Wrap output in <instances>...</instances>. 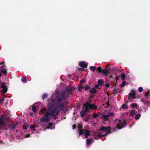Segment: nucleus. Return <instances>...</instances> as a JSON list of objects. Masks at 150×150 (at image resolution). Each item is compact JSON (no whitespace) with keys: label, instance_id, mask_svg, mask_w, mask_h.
Here are the masks:
<instances>
[{"label":"nucleus","instance_id":"f257e3e1","mask_svg":"<svg viewBox=\"0 0 150 150\" xmlns=\"http://www.w3.org/2000/svg\"><path fill=\"white\" fill-rule=\"evenodd\" d=\"M71 88H66L65 91L61 92L55 98L54 100V107H57V109L60 111H63L64 108V105L62 103L59 104L62 100L64 101L67 100L70 94L71 93Z\"/></svg>","mask_w":150,"mask_h":150},{"label":"nucleus","instance_id":"f03ea898","mask_svg":"<svg viewBox=\"0 0 150 150\" xmlns=\"http://www.w3.org/2000/svg\"><path fill=\"white\" fill-rule=\"evenodd\" d=\"M83 107L87 109L88 110H96L97 109V106L93 104H91L88 102L86 101L83 104Z\"/></svg>","mask_w":150,"mask_h":150},{"label":"nucleus","instance_id":"7ed1b4c3","mask_svg":"<svg viewBox=\"0 0 150 150\" xmlns=\"http://www.w3.org/2000/svg\"><path fill=\"white\" fill-rule=\"evenodd\" d=\"M47 110L49 112H47L44 115L46 118H49L48 117L50 115L52 117H53L54 116V112H55L54 109H52L50 107V102H49V106L47 108Z\"/></svg>","mask_w":150,"mask_h":150},{"label":"nucleus","instance_id":"20e7f679","mask_svg":"<svg viewBox=\"0 0 150 150\" xmlns=\"http://www.w3.org/2000/svg\"><path fill=\"white\" fill-rule=\"evenodd\" d=\"M111 127L110 126H108L105 127V126H101L99 129L98 130H100L101 132H105L106 133V134H108L107 135L111 133L110 131Z\"/></svg>","mask_w":150,"mask_h":150},{"label":"nucleus","instance_id":"39448f33","mask_svg":"<svg viewBox=\"0 0 150 150\" xmlns=\"http://www.w3.org/2000/svg\"><path fill=\"white\" fill-rule=\"evenodd\" d=\"M136 93L135 91L132 90L131 92L129 94V97L128 99V101L127 102V103L128 101H132L133 99L135 98V96Z\"/></svg>","mask_w":150,"mask_h":150},{"label":"nucleus","instance_id":"423d86ee","mask_svg":"<svg viewBox=\"0 0 150 150\" xmlns=\"http://www.w3.org/2000/svg\"><path fill=\"white\" fill-rule=\"evenodd\" d=\"M50 107H51V108L52 109H54L55 110V112H54V115H55V113L56 112L55 115H57L59 114V112L60 111L58 109H57V107H54V99H52L51 101L50 102Z\"/></svg>","mask_w":150,"mask_h":150},{"label":"nucleus","instance_id":"0eeeda50","mask_svg":"<svg viewBox=\"0 0 150 150\" xmlns=\"http://www.w3.org/2000/svg\"><path fill=\"white\" fill-rule=\"evenodd\" d=\"M101 133L99 132H96L94 134V138L95 139L98 140L100 139L102 137H104L107 135V134L100 135Z\"/></svg>","mask_w":150,"mask_h":150},{"label":"nucleus","instance_id":"6e6552de","mask_svg":"<svg viewBox=\"0 0 150 150\" xmlns=\"http://www.w3.org/2000/svg\"><path fill=\"white\" fill-rule=\"evenodd\" d=\"M127 123L125 120H124V122L122 125H120L121 123L118 124L116 128L119 129H121L122 128L125 127L126 126Z\"/></svg>","mask_w":150,"mask_h":150},{"label":"nucleus","instance_id":"1a4fd4ad","mask_svg":"<svg viewBox=\"0 0 150 150\" xmlns=\"http://www.w3.org/2000/svg\"><path fill=\"white\" fill-rule=\"evenodd\" d=\"M84 110L81 111L80 112V115L81 117L84 116L86 115V113L87 112H89L90 111L86 108H84Z\"/></svg>","mask_w":150,"mask_h":150},{"label":"nucleus","instance_id":"9d476101","mask_svg":"<svg viewBox=\"0 0 150 150\" xmlns=\"http://www.w3.org/2000/svg\"><path fill=\"white\" fill-rule=\"evenodd\" d=\"M79 66L83 68H86L87 67V64L84 61H82L79 63Z\"/></svg>","mask_w":150,"mask_h":150},{"label":"nucleus","instance_id":"9b49d317","mask_svg":"<svg viewBox=\"0 0 150 150\" xmlns=\"http://www.w3.org/2000/svg\"><path fill=\"white\" fill-rule=\"evenodd\" d=\"M5 125V119L4 117H0V126H4Z\"/></svg>","mask_w":150,"mask_h":150},{"label":"nucleus","instance_id":"f8f14e48","mask_svg":"<svg viewBox=\"0 0 150 150\" xmlns=\"http://www.w3.org/2000/svg\"><path fill=\"white\" fill-rule=\"evenodd\" d=\"M90 135V133L89 130L86 129L85 131L84 135L85 138H87Z\"/></svg>","mask_w":150,"mask_h":150},{"label":"nucleus","instance_id":"ddd939ff","mask_svg":"<svg viewBox=\"0 0 150 150\" xmlns=\"http://www.w3.org/2000/svg\"><path fill=\"white\" fill-rule=\"evenodd\" d=\"M50 118H47L46 117H43L42 118H41L40 119V121L41 122H48Z\"/></svg>","mask_w":150,"mask_h":150},{"label":"nucleus","instance_id":"4468645a","mask_svg":"<svg viewBox=\"0 0 150 150\" xmlns=\"http://www.w3.org/2000/svg\"><path fill=\"white\" fill-rule=\"evenodd\" d=\"M102 72L105 76H107L109 73V71L108 70L103 69Z\"/></svg>","mask_w":150,"mask_h":150},{"label":"nucleus","instance_id":"2eb2a0df","mask_svg":"<svg viewBox=\"0 0 150 150\" xmlns=\"http://www.w3.org/2000/svg\"><path fill=\"white\" fill-rule=\"evenodd\" d=\"M109 115H102V118L105 121H107L108 120V118H109Z\"/></svg>","mask_w":150,"mask_h":150},{"label":"nucleus","instance_id":"dca6fc26","mask_svg":"<svg viewBox=\"0 0 150 150\" xmlns=\"http://www.w3.org/2000/svg\"><path fill=\"white\" fill-rule=\"evenodd\" d=\"M86 129H79L78 133L79 135H81L84 134Z\"/></svg>","mask_w":150,"mask_h":150},{"label":"nucleus","instance_id":"f3484780","mask_svg":"<svg viewBox=\"0 0 150 150\" xmlns=\"http://www.w3.org/2000/svg\"><path fill=\"white\" fill-rule=\"evenodd\" d=\"M29 127V125L27 123H25L24 125H23V129L25 130L27 129Z\"/></svg>","mask_w":150,"mask_h":150},{"label":"nucleus","instance_id":"a211bd4d","mask_svg":"<svg viewBox=\"0 0 150 150\" xmlns=\"http://www.w3.org/2000/svg\"><path fill=\"white\" fill-rule=\"evenodd\" d=\"M104 83V81H103L101 79H99L98 81V84L99 86L102 85Z\"/></svg>","mask_w":150,"mask_h":150},{"label":"nucleus","instance_id":"6ab92c4d","mask_svg":"<svg viewBox=\"0 0 150 150\" xmlns=\"http://www.w3.org/2000/svg\"><path fill=\"white\" fill-rule=\"evenodd\" d=\"M92 140L91 139H86V144L87 145H89L91 144Z\"/></svg>","mask_w":150,"mask_h":150},{"label":"nucleus","instance_id":"aec40b11","mask_svg":"<svg viewBox=\"0 0 150 150\" xmlns=\"http://www.w3.org/2000/svg\"><path fill=\"white\" fill-rule=\"evenodd\" d=\"M121 76V79L123 80H125L126 78L125 74L124 73H122Z\"/></svg>","mask_w":150,"mask_h":150},{"label":"nucleus","instance_id":"412c9836","mask_svg":"<svg viewBox=\"0 0 150 150\" xmlns=\"http://www.w3.org/2000/svg\"><path fill=\"white\" fill-rule=\"evenodd\" d=\"M96 90L95 88H92L90 90V93H95L96 92Z\"/></svg>","mask_w":150,"mask_h":150},{"label":"nucleus","instance_id":"4be33fe9","mask_svg":"<svg viewBox=\"0 0 150 150\" xmlns=\"http://www.w3.org/2000/svg\"><path fill=\"white\" fill-rule=\"evenodd\" d=\"M47 111L46 109L45 108H43L40 110V112L42 113V114H43L45 112Z\"/></svg>","mask_w":150,"mask_h":150},{"label":"nucleus","instance_id":"5701e85b","mask_svg":"<svg viewBox=\"0 0 150 150\" xmlns=\"http://www.w3.org/2000/svg\"><path fill=\"white\" fill-rule=\"evenodd\" d=\"M32 110L34 112L36 113L37 112V110L36 109V107L34 105H33L32 106Z\"/></svg>","mask_w":150,"mask_h":150},{"label":"nucleus","instance_id":"b1692460","mask_svg":"<svg viewBox=\"0 0 150 150\" xmlns=\"http://www.w3.org/2000/svg\"><path fill=\"white\" fill-rule=\"evenodd\" d=\"M141 116V115L140 114H137L136 116L135 117V119L136 120H139V118H140V117Z\"/></svg>","mask_w":150,"mask_h":150},{"label":"nucleus","instance_id":"393cba45","mask_svg":"<svg viewBox=\"0 0 150 150\" xmlns=\"http://www.w3.org/2000/svg\"><path fill=\"white\" fill-rule=\"evenodd\" d=\"M97 71H98L99 73H101L102 72V69L100 67H98L97 68H96Z\"/></svg>","mask_w":150,"mask_h":150},{"label":"nucleus","instance_id":"a878e982","mask_svg":"<svg viewBox=\"0 0 150 150\" xmlns=\"http://www.w3.org/2000/svg\"><path fill=\"white\" fill-rule=\"evenodd\" d=\"M3 89L2 90V91L3 93H6L7 91V87L2 88Z\"/></svg>","mask_w":150,"mask_h":150},{"label":"nucleus","instance_id":"bb28decb","mask_svg":"<svg viewBox=\"0 0 150 150\" xmlns=\"http://www.w3.org/2000/svg\"><path fill=\"white\" fill-rule=\"evenodd\" d=\"M86 82V80L85 79H82L81 80L80 82V85H82L83 83Z\"/></svg>","mask_w":150,"mask_h":150},{"label":"nucleus","instance_id":"cd10ccee","mask_svg":"<svg viewBox=\"0 0 150 150\" xmlns=\"http://www.w3.org/2000/svg\"><path fill=\"white\" fill-rule=\"evenodd\" d=\"M137 103H132L131 106L133 108H135L137 106Z\"/></svg>","mask_w":150,"mask_h":150},{"label":"nucleus","instance_id":"c85d7f7f","mask_svg":"<svg viewBox=\"0 0 150 150\" xmlns=\"http://www.w3.org/2000/svg\"><path fill=\"white\" fill-rule=\"evenodd\" d=\"M53 125V123L51 122L49 123L48 125L49 126L47 127V128L48 129H49L51 128L52 126Z\"/></svg>","mask_w":150,"mask_h":150},{"label":"nucleus","instance_id":"c756f323","mask_svg":"<svg viewBox=\"0 0 150 150\" xmlns=\"http://www.w3.org/2000/svg\"><path fill=\"white\" fill-rule=\"evenodd\" d=\"M90 69L92 70L93 71H95L96 69V68L95 66H92L90 67Z\"/></svg>","mask_w":150,"mask_h":150},{"label":"nucleus","instance_id":"7c9ffc66","mask_svg":"<svg viewBox=\"0 0 150 150\" xmlns=\"http://www.w3.org/2000/svg\"><path fill=\"white\" fill-rule=\"evenodd\" d=\"M122 108L124 109H127L128 105L127 104H124L122 105Z\"/></svg>","mask_w":150,"mask_h":150},{"label":"nucleus","instance_id":"2f4dec72","mask_svg":"<svg viewBox=\"0 0 150 150\" xmlns=\"http://www.w3.org/2000/svg\"><path fill=\"white\" fill-rule=\"evenodd\" d=\"M35 126L34 125H31L30 126V128L31 129H32L33 131H35Z\"/></svg>","mask_w":150,"mask_h":150},{"label":"nucleus","instance_id":"473e14b6","mask_svg":"<svg viewBox=\"0 0 150 150\" xmlns=\"http://www.w3.org/2000/svg\"><path fill=\"white\" fill-rule=\"evenodd\" d=\"M126 83V81H123L122 83L120 85V86L122 88L124 87V86L125 85Z\"/></svg>","mask_w":150,"mask_h":150},{"label":"nucleus","instance_id":"72a5a7b5","mask_svg":"<svg viewBox=\"0 0 150 150\" xmlns=\"http://www.w3.org/2000/svg\"><path fill=\"white\" fill-rule=\"evenodd\" d=\"M4 82H2L1 83V88H5V87H6V86L5 84H4Z\"/></svg>","mask_w":150,"mask_h":150},{"label":"nucleus","instance_id":"f704fd0d","mask_svg":"<svg viewBox=\"0 0 150 150\" xmlns=\"http://www.w3.org/2000/svg\"><path fill=\"white\" fill-rule=\"evenodd\" d=\"M91 88L90 86H86L85 87V90L86 91L88 90Z\"/></svg>","mask_w":150,"mask_h":150},{"label":"nucleus","instance_id":"c9c22d12","mask_svg":"<svg viewBox=\"0 0 150 150\" xmlns=\"http://www.w3.org/2000/svg\"><path fill=\"white\" fill-rule=\"evenodd\" d=\"M22 81L25 83L27 82L26 77H23L22 79Z\"/></svg>","mask_w":150,"mask_h":150},{"label":"nucleus","instance_id":"e433bc0d","mask_svg":"<svg viewBox=\"0 0 150 150\" xmlns=\"http://www.w3.org/2000/svg\"><path fill=\"white\" fill-rule=\"evenodd\" d=\"M16 127V126L15 125L12 124L11 125V128L12 130H13L15 129Z\"/></svg>","mask_w":150,"mask_h":150},{"label":"nucleus","instance_id":"4c0bfd02","mask_svg":"<svg viewBox=\"0 0 150 150\" xmlns=\"http://www.w3.org/2000/svg\"><path fill=\"white\" fill-rule=\"evenodd\" d=\"M143 102H144V104L147 105H149V102L148 101H145L144 100H143Z\"/></svg>","mask_w":150,"mask_h":150},{"label":"nucleus","instance_id":"58836bf2","mask_svg":"<svg viewBox=\"0 0 150 150\" xmlns=\"http://www.w3.org/2000/svg\"><path fill=\"white\" fill-rule=\"evenodd\" d=\"M98 116V115L97 113L93 114L92 115V117L93 118H95Z\"/></svg>","mask_w":150,"mask_h":150},{"label":"nucleus","instance_id":"ea45409f","mask_svg":"<svg viewBox=\"0 0 150 150\" xmlns=\"http://www.w3.org/2000/svg\"><path fill=\"white\" fill-rule=\"evenodd\" d=\"M47 95L46 94H44L42 97V99L43 100H44V99L47 98Z\"/></svg>","mask_w":150,"mask_h":150},{"label":"nucleus","instance_id":"a19ab883","mask_svg":"<svg viewBox=\"0 0 150 150\" xmlns=\"http://www.w3.org/2000/svg\"><path fill=\"white\" fill-rule=\"evenodd\" d=\"M84 88V87L83 86H82V85H80L79 84V91H80L81 90H80V89H83Z\"/></svg>","mask_w":150,"mask_h":150},{"label":"nucleus","instance_id":"79ce46f5","mask_svg":"<svg viewBox=\"0 0 150 150\" xmlns=\"http://www.w3.org/2000/svg\"><path fill=\"white\" fill-rule=\"evenodd\" d=\"M1 72L4 75L6 74L7 71L6 69H3L1 70Z\"/></svg>","mask_w":150,"mask_h":150},{"label":"nucleus","instance_id":"37998d69","mask_svg":"<svg viewBox=\"0 0 150 150\" xmlns=\"http://www.w3.org/2000/svg\"><path fill=\"white\" fill-rule=\"evenodd\" d=\"M109 115V117L110 116L111 117H112L114 116V113L112 112H110L109 113V115Z\"/></svg>","mask_w":150,"mask_h":150},{"label":"nucleus","instance_id":"c03bdc74","mask_svg":"<svg viewBox=\"0 0 150 150\" xmlns=\"http://www.w3.org/2000/svg\"><path fill=\"white\" fill-rule=\"evenodd\" d=\"M135 113L134 112V110H132L131 111L130 113L129 114V115L130 116V115H133L135 114Z\"/></svg>","mask_w":150,"mask_h":150},{"label":"nucleus","instance_id":"a18cd8bd","mask_svg":"<svg viewBox=\"0 0 150 150\" xmlns=\"http://www.w3.org/2000/svg\"><path fill=\"white\" fill-rule=\"evenodd\" d=\"M143 88L142 87H139V89H138V91L139 92H142L143 91Z\"/></svg>","mask_w":150,"mask_h":150},{"label":"nucleus","instance_id":"49530a36","mask_svg":"<svg viewBox=\"0 0 150 150\" xmlns=\"http://www.w3.org/2000/svg\"><path fill=\"white\" fill-rule=\"evenodd\" d=\"M149 91H148L147 92H146L145 94V96L146 97L148 98L149 96Z\"/></svg>","mask_w":150,"mask_h":150},{"label":"nucleus","instance_id":"de8ad7c7","mask_svg":"<svg viewBox=\"0 0 150 150\" xmlns=\"http://www.w3.org/2000/svg\"><path fill=\"white\" fill-rule=\"evenodd\" d=\"M78 70L79 71H84V69L81 68H78Z\"/></svg>","mask_w":150,"mask_h":150},{"label":"nucleus","instance_id":"09e8293b","mask_svg":"<svg viewBox=\"0 0 150 150\" xmlns=\"http://www.w3.org/2000/svg\"><path fill=\"white\" fill-rule=\"evenodd\" d=\"M113 91L114 92V93L115 95H116L117 94V93L118 92V90L116 89H114V90Z\"/></svg>","mask_w":150,"mask_h":150},{"label":"nucleus","instance_id":"8fccbe9b","mask_svg":"<svg viewBox=\"0 0 150 150\" xmlns=\"http://www.w3.org/2000/svg\"><path fill=\"white\" fill-rule=\"evenodd\" d=\"M105 86L107 88H109L110 86V85L109 83H107L105 84Z\"/></svg>","mask_w":150,"mask_h":150},{"label":"nucleus","instance_id":"3c124183","mask_svg":"<svg viewBox=\"0 0 150 150\" xmlns=\"http://www.w3.org/2000/svg\"><path fill=\"white\" fill-rule=\"evenodd\" d=\"M76 125H75V124H74V125H73V126H72L73 129H74L76 128Z\"/></svg>","mask_w":150,"mask_h":150},{"label":"nucleus","instance_id":"603ef678","mask_svg":"<svg viewBox=\"0 0 150 150\" xmlns=\"http://www.w3.org/2000/svg\"><path fill=\"white\" fill-rule=\"evenodd\" d=\"M99 86L98 85H98L96 84L95 86V88H96V89L98 88L99 87Z\"/></svg>","mask_w":150,"mask_h":150},{"label":"nucleus","instance_id":"864d4df0","mask_svg":"<svg viewBox=\"0 0 150 150\" xmlns=\"http://www.w3.org/2000/svg\"><path fill=\"white\" fill-rule=\"evenodd\" d=\"M57 115H54L53 116L54 117V120H56L57 118Z\"/></svg>","mask_w":150,"mask_h":150},{"label":"nucleus","instance_id":"5fc2aeb1","mask_svg":"<svg viewBox=\"0 0 150 150\" xmlns=\"http://www.w3.org/2000/svg\"><path fill=\"white\" fill-rule=\"evenodd\" d=\"M5 66L4 65H3L1 66V70H3V69H4L5 68Z\"/></svg>","mask_w":150,"mask_h":150},{"label":"nucleus","instance_id":"6e6d98bb","mask_svg":"<svg viewBox=\"0 0 150 150\" xmlns=\"http://www.w3.org/2000/svg\"><path fill=\"white\" fill-rule=\"evenodd\" d=\"M89 119V116L85 120V121H87Z\"/></svg>","mask_w":150,"mask_h":150},{"label":"nucleus","instance_id":"4d7b16f0","mask_svg":"<svg viewBox=\"0 0 150 150\" xmlns=\"http://www.w3.org/2000/svg\"><path fill=\"white\" fill-rule=\"evenodd\" d=\"M119 77L118 76H117L115 78V79L117 80H118Z\"/></svg>","mask_w":150,"mask_h":150},{"label":"nucleus","instance_id":"13d9d810","mask_svg":"<svg viewBox=\"0 0 150 150\" xmlns=\"http://www.w3.org/2000/svg\"><path fill=\"white\" fill-rule=\"evenodd\" d=\"M30 134H28L27 135H26V137H30Z\"/></svg>","mask_w":150,"mask_h":150},{"label":"nucleus","instance_id":"bf43d9fd","mask_svg":"<svg viewBox=\"0 0 150 150\" xmlns=\"http://www.w3.org/2000/svg\"><path fill=\"white\" fill-rule=\"evenodd\" d=\"M118 92L119 93H121L122 91H119Z\"/></svg>","mask_w":150,"mask_h":150},{"label":"nucleus","instance_id":"052dcab7","mask_svg":"<svg viewBox=\"0 0 150 150\" xmlns=\"http://www.w3.org/2000/svg\"><path fill=\"white\" fill-rule=\"evenodd\" d=\"M118 122H121V120L120 119L118 120Z\"/></svg>","mask_w":150,"mask_h":150},{"label":"nucleus","instance_id":"680f3d73","mask_svg":"<svg viewBox=\"0 0 150 150\" xmlns=\"http://www.w3.org/2000/svg\"><path fill=\"white\" fill-rule=\"evenodd\" d=\"M107 94H108V96H110V94H109V93H108V92H107Z\"/></svg>","mask_w":150,"mask_h":150},{"label":"nucleus","instance_id":"e2e57ef3","mask_svg":"<svg viewBox=\"0 0 150 150\" xmlns=\"http://www.w3.org/2000/svg\"><path fill=\"white\" fill-rule=\"evenodd\" d=\"M107 104L108 105V106H109V103H107Z\"/></svg>","mask_w":150,"mask_h":150},{"label":"nucleus","instance_id":"0e129e2a","mask_svg":"<svg viewBox=\"0 0 150 150\" xmlns=\"http://www.w3.org/2000/svg\"><path fill=\"white\" fill-rule=\"evenodd\" d=\"M1 73H0V77H1Z\"/></svg>","mask_w":150,"mask_h":150},{"label":"nucleus","instance_id":"69168bd1","mask_svg":"<svg viewBox=\"0 0 150 150\" xmlns=\"http://www.w3.org/2000/svg\"><path fill=\"white\" fill-rule=\"evenodd\" d=\"M5 63L4 62H3L2 63H1V64H4V63Z\"/></svg>","mask_w":150,"mask_h":150},{"label":"nucleus","instance_id":"338daca9","mask_svg":"<svg viewBox=\"0 0 150 150\" xmlns=\"http://www.w3.org/2000/svg\"><path fill=\"white\" fill-rule=\"evenodd\" d=\"M1 103V99L0 98V103Z\"/></svg>","mask_w":150,"mask_h":150},{"label":"nucleus","instance_id":"774afa93","mask_svg":"<svg viewBox=\"0 0 150 150\" xmlns=\"http://www.w3.org/2000/svg\"><path fill=\"white\" fill-rule=\"evenodd\" d=\"M79 127H80V128H82V127H81V126H80Z\"/></svg>","mask_w":150,"mask_h":150}]
</instances>
